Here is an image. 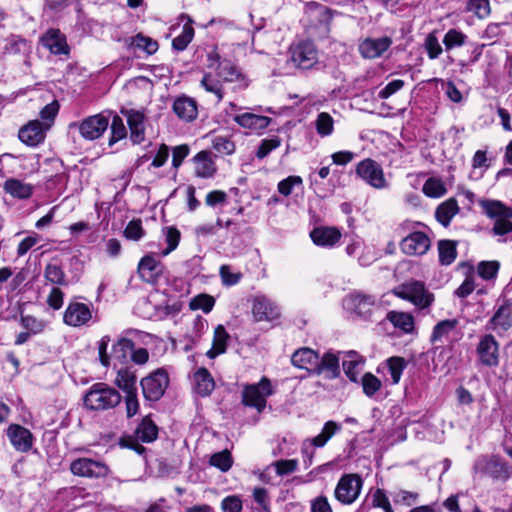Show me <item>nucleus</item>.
Here are the masks:
<instances>
[{
	"mask_svg": "<svg viewBox=\"0 0 512 512\" xmlns=\"http://www.w3.org/2000/svg\"><path fill=\"white\" fill-rule=\"evenodd\" d=\"M421 222H412L405 220L400 223L396 229L399 234H405L399 242L400 250L407 256H423L431 247L430 237L423 231L414 230L415 225H421Z\"/></svg>",
	"mask_w": 512,
	"mask_h": 512,
	"instance_id": "obj_1",
	"label": "nucleus"
},
{
	"mask_svg": "<svg viewBox=\"0 0 512 512\" xmlns=\"http://www.w3.org/2000/svg\"><path fill=\"white\" fill-rule=\"evenodd\" d=\"M122 401L118 390L104 382H96L83 396L84 406L91 411H105L113 409Z\"/></svg>",
	"mask_w": 512,
	"mask_h": 512,
	"instance_id": "obj_2",
	"label": "nucleus"
},
{
	"mask_svg": "<svg viewBox=\"0 0 512 512\" xmlns=\"http://www.w3.org/2000/svg\"><path fill=\"white\" fill-rule=\"evenodd\" d=\"M273 393L271 380L263 376L258 383L243 386L241 403L261 413L266 408L267 397Z\"/></svg>",
	"mask_w": 512,
	"mask_h": 512,
	"instance_id": "obj_3",
	"label": "nucleus"
},
{
	"mask_svg": "<svg viewBox=\"0 0 512 512\" xmlns=\"http://www.w3.org/2000/svg\"><path fill=\"white\" fill-rule=\"evenodd\" d=\"M101 112L84 118L80 122H71L69 129H77L82 138L93 141L100 138L109 126L110 115L112 111Z\"/></svg>",
	"mask_w": 512,
	"mask_h": 512,
	"instance_id": "obj_4",
	"label": "nucleus"
},
{
	"mask_svg": "<svg viewBox=\"0 0 512 512\" xmlns=\"http://www.w3.org/2000/svg\"><path fill=\"white\" fill-rule=\"evenodd\" d=\"M363 483L364 481L360 474H343L334 490L335 499L342 505L353 504L361 494Z\"/></svg>",
	"mask_w": 512,
	"mask_h": 512,
	"instance_id": "obj_5",
	"label": "nucleus"
},
{
	"mask_svg": "<svg viewBox=\"0 0 512 512\" xmlns=\"http://www.w3.org/2000/svg\"><path fill=\"white\" fill-rule=\"evenodd\" d=\"M169 375L164 368H158L140 381L142 394L146 401L157 402L169 386Z\"/></svg>",
	"mask_w": 512,
	"mask_h": 512,
	"instance_id": "obj_6",
	"label": "nucleus"
},
{
	"mask_svg": "<svg viewBox=\"0 0 512 512\" xmlns=\"http://www.w3.org/2000/svg\"><path fill=\"white\" fill-rule=\"evenodd\" d=\"M69 470L74 476L94 480L105 479L111 472L105 462L89 457L74 459L70 463Z\"/></svg>",
	"mask_w": 512,
	"mask_h": 512,
	"instance_id": "obj_7",
	"label": "nucleus"
},
{
	"mask_svg": "<svg viewBox=\"0 0 512 512\" xmlns=\"http://www.w3.org/2000/svg\"><path fill=\"white\" fill-rule=\"evenodd\" d=\"M394 294L403 300L411 302L420 309L428 308L434 301V295L428 292L424 283L420 281L404 283L394 289Z\"/></svg>",
	"mask_w": 512,
	"mask_h": 512,
	"instance_id": "obj_8",
	"label": "nucleus"
},
{
	"mask_svg": "<svg viewBox=\"0 0 512 512\" xmlns=\"http://www.w3.org/2000/svg\"><path fill=\"white\" fill-rule=\"evenodd\" d=\"M291 60L301 69L312 68L318 60V50L315 43L310 40H301L290 47Z\"/></svg>",
	"mask_w": 512,
	"mask_h": 512,
	"instance_id": "obj_9",
	"label": "nucleus"
},
{
	"mask_svg": "<svg viewBox=\"0 0 512 512\" xmlns=\"http://www.w3.org/2000/svg\"><path fill=\"white\" fill-rule=\"evenodd\" d=\"M499 346L494 335H483L476 347L478 363L488 368L497 367L500 363Z\"/></svg>",
	"mask_w": 512,
	"mask_h": 512,
	"instance_id": "obj_10",
	"label": "nucleus"
},
{
	"mask_svg": "<svg viewBox=\"0 0 512 512\" xmlns=\"http://www.w3.org/2000/svg\"><path fill=\"white\" fill-rule=\"evenodd\" d=\"M356 174L376 189H383L387 186L383 168L371 158H366L357 164Z\"/></svg>",
	"mask_w": 512,
	"mask_h": 512,
	"instance_id": "obj_11",
	"label": "nucleus"
},
{
	"mask_svg": "<svg viewBox=\"0 0 512 512\" xmlns=\"http://www.w3.org/2000/svg\"><path fill=\"white\" fill-rule=\"evenodd\" d=\"M91 319L92 311L90 306L82 302H69L63 314V322L71 327L84 326Z\"/></svg>",
	"mask_w": 512,
	"mask_h": 512,
	"instance_id": "obj_12",
	"label": "nucleus"
},
{
	"mask_svg": "<svg viewBox=\"0 0 512 512\" xmlns=\"http://www.w3.org/2000/svg\"><path fill=\"white\" fill-rule=\"evenodd\" d=\"M6 433L11 445L16 451L27 453L32 449L34 436L28 428L20 424L11 423Z\"/></svg>",
	"mask_w": 512,
	"mask_h": 512,
	"instance_id": "obj_13",
	"label": "nucleus"
},
{
	"mask_svg": "<svg viewBox=\"0 0 512 512\" xmlns=\"http://www.w3.org/2000/svg\"><path fill=\"white\" fill-rule=\"evenodd\" d=\"M140 279L148 284L155 285L164 272V265L152 255L143 256L137 267Z\"/></svg>",
	"mask_w": 512,
	"mask_h": 512,
	"instance_id": "obj_14",
	"label": "nucleus"
},
{
	"mask_svg": "<svg viewBox=\"0 0 512 512\" xmlns=\"http://www.w3.org/2000/svg\"><path fill=\"white\" fill-rule=\"evenodd\" d=\"M252 315L255 322H271L280 318L278 306L265 296H257L253 299Z\"/></svg>",
	"mask_w": 512,
	"mask_h": 512,
	"instance_id": "obj_15",
	"label": "nucleus"
},
{
	"mask_svg": "<svg viewBox=\"0 0 512 512\" xmlns=\"http://www.w3.org/2000/svg\"><path fill=\"white\" fill-rule=\"evenodd\" d=\"M40 43L54 55H68L70 53L67 37L59 28H49L41 36Z\"/></svg>",
	"mask_w": 512,
	"mask_h": 512,
	"instance_id": "obj_16",
	"label": "nucleus"
},
{
	"mask_svg": "<svg viewBox=\"0 0 512 512\" xmlns=\"http://www.w3.org/2000/svg\"><path fill=\"white\" fill-rule=\"evenodd\" d=\"M50 124L46 126L39 120H32L21 127L18 132V138L21 142L30 147L38 146L42 143L46 136V130Z\"/></svg>",
	"mask_w": 512,
	"mask_h": 512,
	"instance_id": "obj_17",
	"label": "nucleus"
},
{
	"mask_svg": "<svg viewBox=\"0 0 512 512\" xmlns=\"http://www.w3.org/2000/svg\"><path fill=\"white\" fill-rule=\"evenodd\" d=\"M392 45V39L388 36L381 38H365L359 43L358 51L364 59H376L381 57Z\"/></svg>",
	"mask_w": 512,
	"mask_h": 512,
	"instance_id": "obj_18",
	"label": "nucleus"
},
{
	"mask_svg": "<svg viewBox=\"0 0 512 512\" xmlns=\"http://www.w3.org/2000/svg\"><path fill=\"white\" fill-rule=\"evenodd\" d=\"M488 325L498 333L507 332L512 328V299H503L502 304L488 321Z\"/></svg>",
	"mask_w": 512,
	"mask_h": 512,
	"instance_id": "obj_19",
	"label": "nucleus"
},
{
	"mask_svg": "<svg viewBox=\"0 0 512 512\" xmlns=\"http://www.w3.org/2000/svg\"><path fill=\"white\" fill-rule=\"evenodd\" d=\"M341 231L334 226H318L310 231V238L316 246L331 248L341 239Z\"/></svg>",
	"mask_w": 512,
	"mask_h": 512,
	"instance_id": "obj_20",
	"label": "nucleus"
},
{
	"mask_svg": "<svg viewBox=\"0 0 512 512\" xmlns=\"http://www.w3.org/2000/svg\"><path fill=\"white\" fill-rule=\"evenodd\" d=\"M121 113L127 117V124L130 129V140L133 144H140L144 141V120L143 112L134 109H121Z\"/></svg>",
	"mask_w": 512,
	"mask_h": 512,
	"instance_id": "obj_21",
	"label": "nucleus"
},
{
	"mask_svg": "<svg viewBox=\"0 0 512 512\" xmlns=\"http://www.w3.org/2000/svg\"><path fill=\"white\" fill-rule=\"evenodd\" d=\"M172 110L180 120L187 123L194 121L198 116L196 100L187 95L178 96L173 102Z\"/></svg>",
	"mask_w": 512,
	"mask_h": 512,
	"instance_id": "obj_22",
	"label": "nucleus"
},
{
	"mask_svg": "<svg viewBox=\"0 0 512 512\" xmlns=\"http://www.w3.org/2000/svg\"><path fill=\"white\" fill-rule=\"evenodd\" d=\"M192 162L194 164V175L197 178H212L217 172V166L212 159L210 151L202 150L198 152L192 158Z\"/></svg>",
	"mask_w": 512,
	"mask_h": 512,
	"instance_id": "obj_23",
	"label": "nucleus"
},
{
	"mask_svg": "<svg viewBox=\"0 0 512 512\" xmlns=\"http://www.w3.org/2000/svg\"><path fill=\"white\" fill-rule=\"evenodd\" d=\"M319 359V353L309 347L297 349L291 356V363L294 367L305 369L311 374H315V369Z\"/></svg>",
	"mask_w": 512,
	"mask_h": 512,
	"instance_id": "obj_24",
	"label": "nucleus"
},
{
	"mask_svg": "<svg viewBox=\"0 0 512 512\" xmlns=\"http://www.w3.org/2000/svg\"><path fill=\"white\" fill-rule=\"evenodd\" d=\"M349 308L361 318L368 320L371 318L372 310L375 305L374 297L362 293H352L347 298Z\"/></svg>",
	"mask_w": 512,
	"mask_h": 512,
	"instance_id": "obj_25",
	"label": "nucleus"
},
{
	"mask_svg": "<svg viewBox=\"0 0 512 512\" xmlns=\"http://www.w3.org/2000/svg\"><path fill=\"white\" fill-rule=\"evenodd\" d=\"M482 471L494 481L506 482L511 476L508 463L499 456L487 460Z\"/></svg>",
	"mask_w": 512,
	"mask_h": 512,
	"instance_id": "obj_26",
	"label": "nucleus"
},
{
	"mask_svg": "<svg viewBox=\"0 0 512 512\" xmlns=\"http://www.w3.org/2000/svg\"><path fill=\"white\" fill-rule=\"evenodd\" d=\"M180 21H185L181 33L176 36L172 40V48L178 52L184 51L188 45L192 42L194 35H195V29H194V20L186 13H182L179 16Z\"/></svg>",
	"mask_w": 512,
	"mask_h": 512,
	"instance_id": "obj_27",
	"label": "nucleus"
},
{
	"mask_svg": "<svg viewBox=\"0 0 512 512\" xmlns=\"http://www.w3.org/2000/svg\"><path fill=\"white\" fill-rule=\"evenodd\" d=\"M233 120L239 126L256 132L265 130L272 121L268 116L258 115L251 112L235 115Z\"/></svg>",
	"mask_w": 512,
	"mask_h": 512,
	"instance_id": "obj_28",
	"label": "nucleus"
},
{
	"mask_svg": "<svg viewBox=\"0 0 512 512\" xmlns=\"http://www.w3.org/2000/svg\"><path fill=\"white\" fill-rule=\"evenodd\" d=\"M327 373L328 379H335L340 376V365H339V357L337 354L328 351L323 354L322 358L318 359L317 366L315 369L316 375H321L322 373Z\"/></svg>",
	"mask_w": 512,
	"mask_h": 512,
	"instance_id": "obj_29",
	"label": "nucleus"
},
{
	"mask_svg": "<svg viewBox=\"0 0 512 512\" xmlns=\"http://www.w3.org/2000/svg\"><path fill=\"white\" fill-rule=\"evenodd\" d=\"M195 390L201 397H208L215 389V381L206 367L198 368L194 373Z\"/></svg>",
	"mask_w": 512,
	"mask_h": 512,
	"instance_id": "obj_30",
	"label": "nucleus"
},
{
	"mask_svg": "<svg viewBox=\"0 0 512 512\" xmlns=\"http://www.w3.org/2000/svg\"><path fill=\"white\" fill-rule=\"evenodd\" d=\"M134 434L142 443H152L158 438L159 428L151 414L144 416L137 425Z\"/></svg>",
	"mask_w": 512,
	"mask_h": 512,
	"instance_id": "obj_31",
	"label": "nucleus"
},
{
	"mask_svg": "<svg viewBox=\"0 0 512 512\" xmlns=\"http://www.w3.org/2000/svg\"><path fill=\"white\" fill-rule=\"evenodd\" d=\"M229 339L230 335L225 327L222 324L217 325L214 329L212 347L206 352V356L209 359H214L224 354L227 350Z\"/></svg>",
	"mask_w": 512,
	"mask_h": 512,
	"instance_id": "obj_32",
	"label": "nucleus"
},
{
	"mask_svg": "<svg viewBox=\"0 0 512 512\" xmlns=\"http://www.w3.org/2000/svg\"><path fill=\"white\" fill-rule=\"evenodd\" d=\"M134 347L135 342L132 339L121 337L112 345L111 357L120 365H126Z\"/></svg>",
	"mask_w": 512,
	"mask_h": 512,
	"instance_id": "obj_33",
	"label": "nucleus"
},
{
	"mask_svg": "<svg viewBox=\"0 0 512 512\" xmlns=\"http://www.w3.org/2000/svg\"><path fill=\"white\" fill-rule=\"evenodd\" d=\"M459 206L455 198H449L439 204L435 210L436 220L444 227H448L453 217L458 214Z\"/></svg>",
	"mask_w": 512,
	"mask_h": 512,
	"instance_id": "obj_34",
	"label": "nucleus"
},
{
	"mask_svg": "<svg viewBox=\"0 0 512 512\" xmlns=\"http://www.w3.org/2000/svg\"><path fill=\"white\" fill-rule=\"evenodd\" d=\"M483 212L492 219L512 218V207L507 206L500 200L481 201Z\"/></svg>",
	"mask_w": 512,
	"mask_h": 512,
	"instance_id": "obj_35",
	"label": "nucleus"
},
{
	"mask_svg": "<svg viewBox=\"0 0 512 512\" xmlns=\"http://www.w3.org/2000/svg\"><path fill=\"white\" fill-rule=\"evenodd\" d=\"M457 245L458 242L456 240L442 239L438 241V260L440 265L449 266L456 260L458 255Z\"/></svg>",
	"mask_w": 512,
	"mask_h": 512,
	"instance_id": "obj_36",
	"label": "nucleus"
},
{
	"mask_svg": "<svg viewBox=\"0 0 512 512\" xmlns=\"http://www.w3.org/2000/svg\"><path fill=\"white\" fill-rule=\"evenodd\" d=\"M4 190L14 198L28 199L33 195L34 187L16 178H9L4 182Z\"/></svg>",
	"mask_w": 512,
	"mask_h": 512,
	"instance_id": "obj_37",
	"label": "nucleus"
},
{
	"mask_svg": "<svg viewBox=\"0 0 512 512\" xmlns=\"http://www.w3.org/2000/svg\"><path fill=\"white\" fill-rule=\"evenodd\" d=\"M386 319L404 333H412L415 329L414 317L410 313L392 310L387 313Z\"/></svg>",
	"mask_w": 512,
	"mask_h": 512,
	"instance_id": "obj_38",
	"label": "nucleus"
},
{
	"mask_svg": "<svg viewBox=\"0 0 512 512\" xmlns=\"http://www.w3.org/2000/svg\"><path fill=\"white\" fill-rule=\"evenodd\" d=\"M137 377L134 371L131 368L125 366L120 368L117 371V375L115 378V384L119 389H121L125 394L130 392H137Z\"/></svg>",
	"mask_w": 512,
	"mask_h": 512,
	"instance_id": "obj_39",
	"label": "nucleus"
},
{
	"mask_svg": "<svg viewBox=\"0 0 512 512\" xmlns=\"http://www.w3.org/2000/svg\"><path fill=\"white\" fill-rule=\"evenodd\" d=\"M216 74L224 82H236L244 79V75L240 69L228 59H224L222 61V64L216 71Z\"/></svg>",
	"mask_w": 512,
	"mask_h": 512,
	"instance_id": "obj_40",
	"label": "nucleus"
},
{
	"mask_svg": "<svg viewBox=\"0 0 512 512\" xmlns=\"http://www.w3.org/2000/svg\"><path fill=\"white\" fill-rule=\"evenodd\" d=\"M341 429V426L332 420L327 421L322 431L315 437L311 439V444L314 447L321 448L324 447L327 442Z\"/></svg>",
	"mask_w": 512,
	"mask_h": 512,
	"instance_id": "obj_41",
	"label": "nucleus"
},
{
	"mask_svg": "<svg viewBox=\"0 0 512 512\" xmlns=\"http://www.w3.org/2000/svg\"><path fill=\"white\" fill-rule=\"evenodd\" d=\"M44 278L48 282L59 286H66L68 284L65 272L58 263L51 262L45 266Z\"/></svg>",
	"mask_w": 512,
	"mask_h": 512,
	"instance_id": "obj_42",
	"label": "nucleus"
},
{
	"mask_svg": "<svg viewBox=\"0 0 512 512\" xmlns=\"http://www.w3.org/2000/svg\"><path fill=\"white\" fill-rule=\"evenodd\" d=\"M215 298L207 293H200L194 296L189 302V309L192 311L202 310L205 314L210 313L215 306Z\"/></svg>",
	"mask_w": 512,
	"mask_h": 512,
	"instance_id": "obj_43",
	"label": "nucleus"
},
{
	"mask_svg": "<svg viewBox=\"0 0 512 512\" xmlns=\"http://www.w3.org/2000/svg\"><path fill=\"white\" fill-rule=\"evenodd\" d=\"M459 321L457 319H445L440 322H438L432 331L430 341L432 343H436L440 341L444 336H447L451 331H453Z\"/></svg>",
	"mask_w": 512,
	"mask_h": 512,
	"instance_id": "obj_44",
	"label": "nucleus"
},
{
	"mask_svg": "<svg viewBox=\"0 0 512 512\" xmlns=\"http://www.w3.org/2000/svg\"><path fill=\"white\" fill-rule=\"evenodd\" d=\"M392 383L398 384L407 366L406 360L401 356H392L386 360Z\"/></svg>",
	"mask_w": 512,
	"mask_h": 512,
	"instance_id": "obj_45",
	"label": "nucleus"
},
{
	"mask_svg": "<svg viewBox=\"0 0 512 512\" xmlns=\"http://www.w3.org/2000/svg\"><path fill=\"white\" fill-rule=\"evenodd\" d=\"M359 383H361L363 393L370 398L382 388L381 380L371 372L364 373Z\"/></svg>",
	"mask_w": 512,
	"mask_h": 512,
	"instance_id": "obj_46",
	"label": "nucleus"
},
{
	"mask_svg": "<svg viewBox=\"0 0 512 512\" xmlns=\"http://www.w3.org/2000/svg\"><path fill=\"white\" fill-rule=\"evenodd\" d=\"M209 464L222 472H227L233 465L232 454L228 449L216 452L210 457Z\"/></svg>",
	"mask_w": 512,
	"mask_h": 512,
	"instance_id": "obj_47",
	"label": "nucleus"
},
{
	"mask_svg": "<svg viewBox=\"0 0 512 512\" xmlns=\"http://www.w3.org/2000/svg\"><path fill=\"white\" fill-rule=\"evenodd\" d=\"M201 87L206 92L213 93L217 98V103H220L224 98V89L219 80L213 79L211 73H205L200 82Z\"/></svg>",
	"mask_w": 512,
	"mask_h": 512,
	"instance_id": "obj_48",
	"label": "nucleus"
},
{
	"mask_svg": "<svg viewBox=\"0 0 512 512\" xmlns=\"http://www.w3.org/2000/svg\"><path fill=\"white\" fill-rule=\"evenodd\" d=\"M467 38V35L464 34L462 31L455 28H451L444 35L442 42L445 46V49L449 51L456 47H461L465 45Z\"/></svg>",
	"mask_w": 512,
	"mask_h": 512,
	"instance_id": "obj_49",
	"label": "nucleus"
},
{
	"mask_svg": "<svg viewBox=\"0 0 512 512\" xmlns=\"http://www.w3.org/2000/svg\"><path fill=\"white\" fill-rule=\"evenodd\" d=\"M110 129L111 135L108 140L109 146L114 145L115 143L124 139L127 136V130L124 125L123 119L115 113L112 116Z\"/></svg>",
	"mask_w": 512,
	"mask_h": 512,
	"instance_id": "obj_50",
	"label": "nucleus"
},
{
	"mask_svg": "<svg viewBox=\"0 0 512 512\" xmlns=\"http://www.w3.org/2000/svg\"><path fill=\"white\" fill-rule=\"evenodd\" d=\"M422 191L427 197L440 198L446 194L447 189L442 180L431 177L425 181Z\"/></svg>",
	"mask_w": 512,
	"mask_h": 512,
	"instance_id": "obj_51",
	"label": "nucleus"
},
{
	"mask_svg": "<svg viewBox=\"0 0 512 512\" xmlns=\"http://www.w3.org/2000/svg\"><path fill=\"white\" fill-rule=\"evenodd\" d=\"M500 270V262L497 260L480 261L477 265L478 275L485 281L493 280Z\"/></svg>",
	"mask_w": 512,
	"mask_h": 512,
	"instance_id": "obj_52",
	"label": "nucleus"
},
{
	"mask_svg": "<svg viewBox=\"0 0 512 512\" xmlns=\"http://www.w3.org/2000/svg\"><path fill=\"white\" fill-rule=\"evenodd\" d=\"M315 128L321 137H327L334 131V119L328 112H321L315 120Z\"/></svg>",
	"mask_w": 512,
	"mask_h": 512,
	"instance_id": "obj_53",
	"label": "nucleus"
},
{
	"mask_svg": "<svg viewBox=\"0 0 512 512\" xmlns=\"http://www.w3.org/2000/svg\"><path fill=\"white\" fill-rule=\"evenodd\" d=\"M131 45L143 49L148 55L155 54L159 48V44L156 40L142 33H138L132 37Z\"/></svg>",
	"mask_w": 512,
	"mask_h": 512,
	"instance_id": "obj_54",
	"label": "nucleus"
},
{
	"mask_svg": "<svg viewBox=\"0 0 512 512\" xmlns=\"http://www.w3.org/2000/svg\"><path fill=\"white\" fill-rule=\"evenodd\" d=\"M219 275L223 286L231 287L237 285L243 278L240 271L232 272L230 265L223 264L219 268Z\"/></svg>",
	"mask_w": 512,
	"mask_h": 512,
	"instance_id": "obj_55",
	"label": "nucleus"
},
{
	"mask_svg": "<svg viewBox=\"0 0 512 512\" xmlns=\"http://www.w3.org/2000/svg\"><path fill=\"white\" fill-rule=\"evenodd\" d=\"M460 266H465L467 263L462 262L459 264ZM469 274L466 276L462 284L455 290L454 294L458 298H466L468 297L475 289V282L473 277V266L469 265Z\"/></svg>",
	"mask_w": 512,
	"mask_h": 512,
	"instance_id": "obj_56",
	"label": "nucleus"
},
{
	"mask_svg": "<svg viewBox=\"0 0 512 512\" xmlns=\"http://www.w3.org/2000/svg\"><path fill=\"white\" fill-rule=\"evenodd\" d=\"M144 234L145 232L140 218L129 221L123 231V236L132 241H139Z\"/></svg>",
	"mask_w": 512,
	"mask_h": 512,
	"instance_id": "obj_57",
	"label": "nucleus"
},
{
	"mask_svg": "<svg viewBox=\"0 0 512 512\" xmlns=\"http://www.w3.org/2000/svg\"><path fill=\"white\" fill-rule=\"evenodd\" d=\"M20 325L33 335L43 332L45 323L31 315H20Z\"/></svg>",
	"mask_w": 512,
	"mask_h": 512,
	"instance_id": "obj_58",
	"label": "nucleus"
},
{
	"mask_svg": "<svg viewBox=\"0 0 512 512\" xmlns=\"http://www.w3.org/2000/svg\"><path fill=\"white\" fill-rule=\"evenodd\" d=\"M391 496L395 505L403 506H412L419 498V494L417 492L407 491L404 489L394 491Z\"/></svg>",
	"mask_w": 512,
	"mask_h": 512,
	"instance_id": "obj_59",
	"label": "nucleus"
},
{
	"mask_svg": "<svg viewBox=\"0 0 512 512\" xmlns=\"http://www.w3.org/2000/svg\"><path fill=\"white\" fill-rule=\"evenodd\" d=\"M364 363H365L364 358L344 360L342 362L343 371H344L346 377L351 382L359 384L358 367L360 364H364Z\"/></svg>",
	"mask_w": 512,
	"mask_h": 512,
	"instance_id": "obj_60",
	"label": "nucleus"
},
{
	"mask_svg": "<svg viewBox=\"0 0 512 512\" xmlns=\"http://www.w3.org/2000/svg\"><path fill=\"white\" fill-rule=\"evenodd\" d=\"M281 145V139L277 136L269 138V139H263L260 142V145L258 146V149L256 151V157L258 159H264L267 157L271 151L275 150Z\"/></svg>",
	"mask_w": 512,
	"mask_h": 512,
	"instance_id": "obj_61",
	"label": "nucleus"
},
{
	"mask_svg": "<svg viewBox=\"0 0 512 512\" xmlns=\"http://www.w3.org/2000/svg\"><path fill=\"white\" fill-rule=\"evenodd\" d=\"M468 10L474 12L479 19L488 17L491 13L489 0H468Z\"/></svg>",
	"mask_w": 512,
	"mask_h": 512,
	"instance_id": "obj_62",
	"label": "nucleus"
},
{
	"mask_svg": "<svg viewBox=\"0 0 512 512\" xmlns=\"http://www.w3.org/2000/svg\"><path fill=\"white\" fill-rule=\"evenodd\" d=\"M429 59L433 60L439 57L443 49L434 33H429L424 43Z\"/></svg>",
	"mask_w": 512,
	"mask_h": 512,
	"instance_id": "obj_63",
	"label": "nucleus"
},
{
	"mask_svg": "<svg viewBox=\"0 0 512 512\" xmlns=\"http://www.w3.org/2000/svg\"><path fill=\"white\" fill-rule=\"evenodd\" d=\"M222 512H242L243 502L239 495H228L221 501Z\"/></svg>",
	"mask_w": 512,
	"mask_h": 512,
	"instance_id": "obj_64",
	"label": "nucleus"
}]
</instances>
